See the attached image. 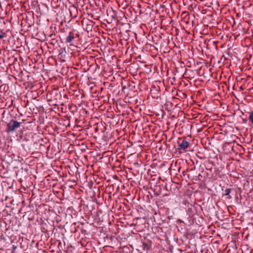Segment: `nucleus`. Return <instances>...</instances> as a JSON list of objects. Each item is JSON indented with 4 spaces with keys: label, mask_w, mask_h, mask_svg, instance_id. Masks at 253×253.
<instances>
[{
    "label": "nucleus",
    "mask_w": 253,
    "mask_h": 253,
    "mask_svg": "<svg viewBox=\"0 0 253 253\" xmlns=\"http://www.w3.org/2000/svg\"><path fill=\"white\" fill-rule=\"evenodd\" d=\"M80 182L82 185V186L80 185V188H82L80 189V196H83V195H81V192L84 193V191L85 193L84 197L86 199H87L89 197L91 198L93 196L94 192L91 189L93 182L90 178L88 179L86 175L84 174L82 181Z\"/></svg>",
    "instance_id": "f257e3e1"
},
{
    "label": "nucleus",
    "mask_w": 253,
    "mask_h": 253,
    "mask_svg": "<svg viewBox=\"0 0 253 253\" xmlns=\"http://www.w3.org/2000/svg\"><path fill=\"white\" fill-rule=\"evenodd\" d=\"M89 107L84 101H80V123L83 122L84 125L80 124V127L87 126L88 124V115L89 114Z\"/></svg>",
    "instance_id": "f03ea898"
},
{
    "label": "nucleus",
    "mask_w": 253,
    "mask_h": 253,
    "mask_svg": "<svg viewBox=\"0 0 253 253\" xmlns=\"http://www.w3.org/2000/svg\"><path fill=\"white\" fill-rule=\"evenodd\" d=\"M82 202V201L80 202V212L81 214H83L82 215V219L86 221L89 218L90 210L89 209L87 204H85L84 203L83 204Z\"/></svg>",
    "instance_id": "7ed1b4c3"
},
{
    "label": "nucleus",
    "mask_w": 253,
    "mask_h": 253,
    "mask_svg": "<svg viewBox=\"0 0 253 253\" xmlns=\"http://www.w3.org/2000/svg\"><path fill=\"white\" fill-rule=\"evenodd\" d=\"M82 28L84 30V33L88 34L89 32L91 31L92 28V21L87 18H84L82 20Z\"/></svg>",
    "instance_id": "20e7f679"
},
{
    "label": "nucleus",
    "mask_w": 253,
    "mask_h": 253,
    "mask_svg": "<svg viewBox=\"0 0 253 253\" xmlns=\"http://www.w3.org/2000/svg\"><path fill=\"white\" fill-rule=\"evenodd\" d=\"M90 38L88 34L86 33L82 32L80 34V44L83 46L84 49L88 46V43L89 42Z\"/></svg>",
    "instance_id": "39448f33"
},
{
    "label": "nucleus",
    "mask_w": 253,
    "mask_h": 253,
    "mask_svg": "<svg viewBox=\"0 0 253 253\" xmlns=\"http://www.w3.org/2000/svg\"><path fill=\"white\" fill-rule=\"evenodd\" d=\"M20 123L15 120H11L7 125V132H9L14 131L16 128L20 127Z\"/></svg>",
    "instance_id": "423d86ee"
},
{
    "label": "nucleus",
    "mask_w": 253,
    "mask_h": 253,
    "mask_svg": "<svg viewBox=\"0 0 253 253\" xmlns=\"http://www.w3.org/2000/svg\"><path fill=\"white\" fill-rule=\"evenodd\" d=\"M84 4L82 5L80 3V6L82 7V9H80V12L82 13V15L87 14L89 15V10L91 9V5L89 3L88 0H83Z\"/></svg>",
    "instance_id": "0eeeda50"
},
{
    "label": "nucleus",
    "mask_w": 253,
    "mask_h": 253,
    "mask_svg": "<svg viewBox=\"0 0 253 253\" xmlns=\"http://www.w3.org/2000/svg\"><path fill=\"white\" fill-rule=\"evenodd\" d=\"M88 130L89 127H88L80 129V141L87 138Z\"/></svg>",
    "instance_id": "6e6552de"
},
{
    "label": "nucleus",
    "mask_w": 253,
    "mask_h": 253,
    "mask_svg": "<svg viewBox=\"0 0 253 253\" xmlns=\"http://www.w3.org/2000/svg\"><path fill=\"white\" fill-rule=\"evenodd\" d=\"M80 224H82L83 226L84 225V227H83L82 228L80 227V230H81L82 233L84 235L88 234L89 233V231L88 229V227L89 226L88 222H87L86 221V222H84L80 220Z\"/></svg>",
    "instance_id": "1a4fd4ad"
},
{
    "label": "nucleus",
    "mask_w": 253,
    "mask_h": 253,
    "mask_svg": "<svg viewBox=\"0 0 253 253\" xmlns=\"http://www.w3.org/2000/svg\"><path fill=\"white\" fill-rule=\"evenodd\" d=\"M189 146V143L185 139H183L181 144L178 146V150H185Z\"/></svg>",
    "instance_id": "9d476101"
},
{
    "label": "nucleus",
    "mask_w": 253,
    "mask_h": 253,
    "mask_svg": "<svg viewBox=\"0 0 253 253\" xmlns=\"http://www.w3.org/2000/svg\"><path fill=\"white\" fill-rule=\"evenodd\" d=\"M249 113V124L250 126H253V111L248 112Z\"/></svg>",
    "instance_id": "9b49d317"
},
{
    "label": "nucleus",
    "mask_w": 253,
    "mask_h": 253,
    "mask_svg": "<svg viewBox=\"0 0 253 253\" xmlns=\"http://www.w3.org/2000/svg\"><path fill=\"white\" fill-rule=\"evenodd\" d=\"M88 62L86 59V57L83 55V59H82L80 58V65H82V66H85L86 64H88Z\"/></svg>",
    "instance_id": "f8f14e48"
},
{
    "label": "nucleus",
    "mask_w": 253,
    "mask_h": 253,
    "mask_svg": "<svg viewBox=\"0 0 253 253\" xmlns=\"http://www.w3.org/2000/svg\"><path fill=\"white\" fill-rule=\"evenodd\" d=\"M231 191V189L230 188H226L224 191V195L227 196V199H231L232 198L230 195Z\"/></svg>",
    "instance_id": "ddd939ff"
},
{
    "label": "nucleus",
    "mask_w": 253,
    "mask_h": 253,
    "mask_svg": "<svg viewBox=\"0 0 253 253\" xmlns=\"http://www.w3.org/2000/svg\"><path fill=\"white\" fill-rule=\"evenodd\" d=\"M74 40V37L71 34L67 37L66 42L68 43H71Z\"/></svg>",
    "instance_id": "4468645a"
},
{
    "label": "nucleus",
    "mask_w": 253,
    "mask_h": 253,
    "mask_svg": "<svg viewBox=\"0 0 253 253\" xmlns=\"http://www.w3.org/2000/svg\"><path fill=\"white\" fill-rule=\"evenodd\" d=\"M86 149L87 146L84 142H82L81 144L80 143V151L83 152L85 151Z\"/></svg>",
    "instance_id": "2eb2a0df"
},
{
    "label": "nucleus",
    "mask_w": 253,
    "mask_h": 253,
    "mask_svg": "<svg viewBox=\"0 0 253 253\" xmlns=\"http://www.w3.org/2000/svg\"><path fill=\"white\" fill-rule=\"evenodd\" d=\"M87 156L86 155H84L83 156V158H81V161H82L83 164H84L86 162Z\"/></svg>",
    "instance_id": "dca6fc26"
},
{
    "label": "nucleus",
    "mask_w": 253,
    "mask_h": 253,
    "mask_svg": "<svg viewBox=\"0 0 253 253\" xmlns=\"http://www.w3.org/2000/svg\"><path fill=\"white\" fill-rule=\"evenodd\" d=\"M82 78H84L85 81L86 82V83L87 84L88 82H89V79H88V77L87 76H84V75H82V76H81V79Z\"/></svg>",
    "instance_id": "f3484780"
},
{
    "label": "nucleus",
    "mask_w": 253,
    "mask_h": 253,
    "mask_svg": "<svg viewBox=\"0 0 253 253\" xmlns=\"http://www.w3.org/2000/svg\"><path fill=\"white\" fill-rule=\"evenodd\" d=\"M86 249L84 248V247H82L81 248H80V253L83 252L84 253H88V252L85 250Z\"/></svg>",
    "instance_id": "a211bd4d"
},
{
    "label": "nucleus",
    "mask_w": 253,
    "mask_h": 253,
    "mask_svg": "<svg viewBox=\"0 0 253 253\" xmlns=\"http://www.w3.org/2000/svg\"><path fill=\"white\" fill-rule=\"evenodd\" d=\"M80 69H83V70L84 72H86L87 71H88L89 70V67L88 66H87L86 67H84V68H82V67H80Z\"/></svg>",
    "instance_id": "6ab92c4d"
},
{
    "label": "nucleus",
    "mask_w": 253,
    "mask_h": 253,
    "mask_svg": "<svg viewBox=\"0 0 253 253\" xmlns=\"http://www.w3.org/2000/svg\"><path fill=\"white\" fill-rule=\"evenodd\" d=\"M5 36V34L4 33L1 32V34H0V39H2Z\"/></svg>",
    "instance_id": "aec40b11"
},
{
    "label": "nucleus",
    "mask_w": 253,
    "mask_h": 253,
    "mask_svg": "<svg viewBox=\"0 0 253 253\" xmlns=\"http://www.w3.org/2000/svg\"><path fill=\"white\" fill-rule=\"evenodd\" d=\"M72 45H73V46H74L76 47H77V45H74L73 44H70V46H72Z\"/></svg>",
    "instance_id": "412c9836"
},
{
    "label": "nucleus",
    "mask_w": 253,
    "mask_h": 253,
    "mask_svg": "<svg viewBox=\"0 0 253 253\" xmlns=\"http://www.w3.org/2000/svg\"><path fill=\"white\" fill-rule=\"evenodd\" d=\"M84 93H83L82 94V96L81 98H83V97H84Z\"/></svg>",
    "instance_id": "4be33fe9"
},
{
    "label": "nucleus",
    "mask_w": 253,
    "mask_h": 253,
    "mask_svg": "<svg viewBox=\"0 0 253 253\" xmlns=\"http://www.w3.org/2000/svg\"><path fill=\"white\" fill-rule=\"evenodd\" d=\"M243 121L244 123H247V120H243Z\"/></svg>",
    "instance_id": "5701e85b"
},
{
    "label": "nucleus",
    "mask_w": 253,
    "mask_h": 253,
    "mask_svg": "<svg viewBox=\"0 0 253 253\" xmlns=\"http://www.w3.org/2000/svg\"><path fill=\"white\" fill-rule=\"evenodd\" d=\"M143 246L145 247L146 246V244L145 243H143Z\"/></svg>",
    "instance_id": "b1692460"
},
{
    "label": "nucleus",
    "mask_w": 253,
    "mask_h": 253,
    "mask_svg": "<svg viewBox=\"0 0 253 253\" xmlns=\"http://www.w3.org/2000/svg\"><path fill=\"white\" fill-rule=\"evenodd\" d=\"M80 244H81V246H83V245L81 243V242H80Z\"/></svg>",
    "instance_id": "393cba45"
}]
</instances>
